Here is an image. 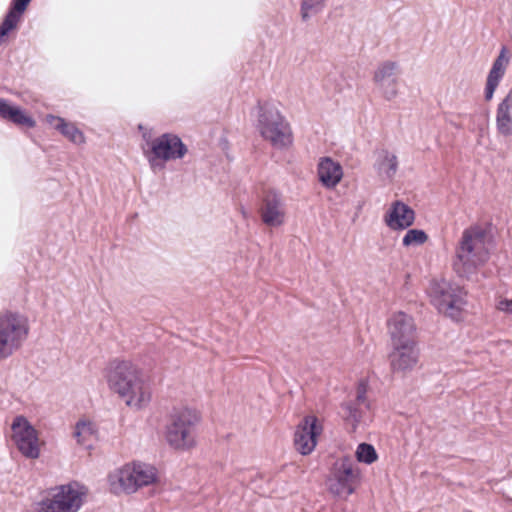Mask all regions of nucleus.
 I'll return each mask as SVG.
<instances>
[{"mask_svg":"<svg viewBox=\"0 0 512 512\" xmlns=\"http://www.w3.org/2000/svg\"><path fill=\"white\" fill-rule=\"evenodd\" d=\"M107 386L134 411L145 409L152 400V389L143 371L132 361L115 359L105 369Z\"/></svg>","mask_w":512,"mask_h":512,"instance_id":"nucleus-1","label":"nucleus"},{"mask_svg":"<svg viewBox=\"0 0 512 512\" xmlns=\"http://www.w3.org/2000/svg\"><path fill=\"white\" fill-rule=\"evenodd\" d=\"M491 239L480 226H470L461 234L455 249L453 269L464 277L475 273L490 257Z\"/></svg>","mask_w":512,"mask_h":512,"instance_id":"nucleus-2","label":"nucleus"},{"mask_svg":"<svg viewBox=\"0 0 512 512\" xmlns=\"http://www.w3.org/2000/svg\"><path fill=\"white\" fill-rule=\"evenodd\" d=\"M254 114L257 131L273 148L284 150L292 145L293 133L291 126L275 102L270 100L259 101Z\"/></svg>","mask_w":512,"mask_h":512,"instance_id":"nucleus-3","label":"nucleus"},{"mask_svg":"<svg viewBox=\"0 0 512 512\" xmlns=\"http://www.w3.org/2000/svg\"><path fill=\"white\" fill-rule=\"evenodd\" d=\"M200 413L191 407L184 406L173 410L164 429L166 444L174 451L190 452L198 445L197 426Z\"/></svg>","mask_w":512,"mask_h":512,"instance_id":"nucleus-4","label":"nucleus"},{"mask_svg":"<svg viewBox=\"0 0 512 512\" xmlns=\"http://www.w3.org/2000/svg\"><path fill=\"white\" fill-rule=\"evenodd\" d=\"M141 149L153 173L164 171L168 162L182 160L189 151L181 138L172 133L145 138Z\"/></svg>","mask_w":512,"mask_h":512,"instance_id":"nucleus-5","label":"nucleus"},{"mask_svg":"<svg viewBox=\"0 0 512 512\" xmlns=\"http://www.w3.org/2000/svg\"><path fill=\"white\" fill-rule=\"evenodd\" d=\"M87 496L88 488L77 481L56 485L45 491L37 512H78Z\"/></svg>","mask_w":512,"mask_h":512,"instance_id":"nucleus-6","label":"nucleus"},{"mask_svg":"<svg viewBox=\"0 0 512 512\" xmlns=\"http://www.w3.org/2000/svg\"><path fill=\"white\" fill-rule=\"evenodd\" d=\"M427 294L431 304L440 314L454 321L462 319L467 302L466 292L461 286L444 279L433 280Z\"/></svg>","mask_w":512,"mask_h":512,"instance_id":"nucleus-7","label":"nucleus"},{"mask_svg":"<svg viewBox=\"0 0 512 512\" xmlns=\"http://www.w3.org/2000/svg\"><path fill=\"white\" fill-rule=\"evenodd\" d=\"M30 322L25 313L5 310L0 313V361L10 357L27 341Z\"/></svg>","mask_w":512,"mask_h":512,"instance_id":"nucleus-8","label":"nucleus"},{"mask_svg":"<svg viewBox=\"0 0 512 512\" xmlns=\"http://www.w3.org/2000/svg\"><path fill=\"white\" fill-rule=\"evenodd\" d=\"M361 483L360 469L349 457L337 459L325 479L328 493L338 499L347 500Z\"/></svg>","mask_w":512,"mask_h":512,"instance_id":"nucleus-9","label":"nucleus"},{"mask_svg":"<svg viewBox=\"0 0 512 512\" xmlns=\"http://www.w3.org/2000/svg\"><path fill=\"white\" fill-rule=\"evenodd\" d=\"M374 93L383 101L394 102L401 94V67L393 60L376 65L372 72Z\"/></svg>","mask_w":512,"mask_h":512,"instance_id":"nucleus-10","label":"nucleus"},{"mask_svg":"<svg viewBox=\"0 0 512 512\" xmlns=\"http://www.w3.org/2000/svg\"><path fill=\"white\" fill-rule=\"evenodd\" d=\"M11 441L29 459L39 458L44 444L38 430L22 415L16 416L11 423Z\"/></svg>","mask_w":512,"mask_h":512,"instance_id":"nucleus-11","label":"nucleus"},{"mask_svg":"<svg viewBox=\"0 0 512 512\" xmlns=\"http://www.w3.org/2000/svg\"><path fill=\"white\" fill-rule=\"evenodd\" d=\"M323 426L314 415H308L296 426L294 432V446L297 452L306 456L311 454L321 435Z\"/></svg>","mask_w":512,"mask_h":512,"instance_id":"nucleus-12","label":"nucleus"},{"mask_svg":"<svg viewBox=\"0 0 512 512\" xmlns=\"http://www.w3.org/2000/svg\"><path fill=\"white\" fill-rule=\"evenodd\" d=\"M392 350L389 354L391 369L396 373L412 371L419 361V350L416 340L391 343Z\"/></svg>","mask_w":512,"mask_h":512,"instance_id":"nucleus-13","label":"nucleus"},{"mask_svg":"<svg viewBox=\"0 0 512 512\" xmlns=\"http://www.w3.org/2000/svg\"><path fill=\"white\" fill-rule=\"evenodd\" d=\"M260 217L262 222L270 228H278L286 223V207L279 192L275 190L266 192L260 207Z\"/></svg>","mask_w":512,"mask_h":512,"instance_id":"nucleus-14","label":"nucleus"},{"mask_svg":"<svg viewBox=\"0 0 512 512\" xmlns=\"http://www.w3.org/2000/svg\"><path fill=\"white\" fill-rule=\"evenodd\" d=\"M416 219L415 211L402 200H393L383 214L384 224L392 231L410 228Z\"/></svg>","mask_w":512,"mask_h":512,"instance_id":"nucleus-15","label":"nucleus"},{"mask_svg":"<svg viewBox=\"0 0 512 512\" xmlns=\"http://www.w3.org/2000/svg\"><path fill=\"white\" fill-rule=\"evenodd\" d=\"M127 468L130 477L132 495L143 488L154 486L159 483V471L150 463L136 460L130 461L127 462Z\"/></svg>","mask_w":512,"mask_h":512,"instance_id":"nucleus-16","label":"nucleus"},{"mask_svg":"<svg viewBox=\"0 0 512 512\" xmlns=\"http://www.w3.org/2000/svg\"><path fill=\"white\" fill-rule=\"evenodd\" d=\"M391 343L415 340V325L411 316L403 311L392 312L387 320Z\"/></svg>","mask_w":512,"mask_h":512,"instance_id":"nucleus-17","label":"nucleus"},{"mask_svg":"<svg viewBox=\"0 0 512 512\" xmlns=\"http://www.w3.org/2000/svg\"><path fill=\"white\" fill-rule=\"evenodd\" d=\"M509 63L510 52L506 47H502L498 56L493 61L486 78L484 88V98L486 101H490L494 97L495 91L505 76Z\"/></svg>","mask_w":512,"mask_h":512,"instance_id":"nucleus-18","label":"nucleus"},{"mask_svg":"<svg viewBox=\"0 0 512 512\" xmlns=\"http://www.w3.org/2000/svg\"><path fill=\"white\" fill-rule=\"evenodd\" d=\"M343 175V168L338 161L330 157H321L319 159L317 177L323 187L334 189L341 182Z\"/></svg>","mask_w":512,"mask_h":512,"instance_id":"nucleus-19","label":"nucleus"},{"mask_svg":"<svg viewBox=\"0 0 512 512\" xmlns=\"http://www.w3.org/2000/svg\"><path fill=\"white\" fill-rule=\"evenodd\" d=\"M495 129L501 137H512V88L497 104L495 110Z\"/></svg>","mask_w":512,"mask_h":512,"instance_id":"nucleus-20","label":"nucleus"},{"mask_svg":"<svg viewBox=\"0 0 512 512\" xmlns=\"http://www.w3.org/2000/svg\"><path fill=\"white\" fill-rule=\"evenodd\" d=\"M127 463L110 471L107 475V489L115 495H132Z\"/></svg>","mask_w":512,"mask_h":512,"instance_id":"nucleus-21","label":"nucleus"},{"mask_svg":"<svg viewBox=\"0 0 512 512\" xmlns=\"http://www.w3.org/2000/svg\"><path fill=\"white\" fill-rule=\"evenodd\" d=\"M45 121L74 144L81 145L85 143L83 132L79 130L75 124L51 114L45 117Z\"/></svg>","mask_w":512,"mask_h":512,"instance_id":"nucleus-22","label":"nucleus"},{"mask_svg":"<svg viewBox=\"0 0 512 512\" xmlns=\"http://www.w3.org/2000/svg\"><path fill=\"white\" fill-rule=\"evenodd\" d=\"M375 167L383 180L391 181L398 169L396 155L388 151H381L377 156Z\"/></svg>","mask_w":512,"mask_h":512,"instance_id":"nucleus-23","label":"nucleus"},{"mask_svg":"<svg viewBox=\"0 0 512 512\" xmlns=\"http://www.w3.org/2000/svg\"><path fill=\"white\" fill-rule=\"evenodd\" d=\"M73 437L78 445L85 449H91L97 439L95 425L86 420H81L74 427Z\"/></svg>","mask_w":512,"mask_h":512,"instance_id":"nucleus-24","label":"nucleus"},{"mask_svg":"<svg viewBox=\"0 0 512 512\" xmlns=\"http://www.w3.org/2000/svg\"><path fill=\"white\" fill-rule=\"evenodd\" d=\"M0 116L17 125L27 127L35 126V121L32 117L28 116L21 108L12 106L3 99H0Z\"/></svg>","mask_w":512,"mask_h":512,"instance_id":"nucleus-25","label":"nucleus"},{"mask_svg":"<svg viewBox=\"0 0 512 512\" xmlns=\"http://www.w3.org/2000/svg\"><path fill=\"white\" fill-rule=\"evenodd\" d=\"M359 406V404H356L353 401H347L344 402L340 408L341 417L353 429L357 427L362 418V410Z\"/></svg>","mask_w":512,"mask_h":512,"instance_id":"nucleus-26","label":"nucleus"},{"mask_svg":"<svg viewBox=\"0 0 512 512\" xmlns=\"http://www.w3.org/2000/svg\"><path fill=\"white\" fill-rule=\"evenodd\" d=\"M406 233L402 237V246L406 249L417 248L423 246L428 240L429 236L423 229L412 228L406 229Z\"/></svg>","mask_w":512,"mask_h":512,"instance_id":"nucleus-27","label":"nucleus"},{"mask_svg":"<svg viewBox=\"0 0 512 512\" xmlns=\"http://www.w3.org/2000/svg\"><path fill=\"white\" fill-rule=\"evenodd\" d=\"M355 458L359 463L372 465L378 460V453L373 445L360 443L355 450Z\"/></svg>","mask_w":512,"mask_h":512,"instance_id":"nucleus-28","label":"nucleus"},{"mask_svg":"<svg viewBox=\"0 0 512 512\" xmlns=\"http://www.w3.org/2000/svg\"><path fill=\"white\" fill-rule=\"evenodd\" d=\"M326 4V0H302L300 13L303 21L309 20L312 16L320 13Z\"/></svg>","mask_w":512,"mask_h":512,"instance_id":"nucleus-29","label":"nucleus"},{"mask_svg":"<svg viewBox=\"0 0 512 512\" xmlns=\"http://www.w3.org/2000/svg\"><path fill=\"white\" fill-rule=\"evenodd\" d=\"M495 308L501 313L512 315V298L499 297L496 300Z\"/></svg>","mask_w":512,"mask_h":512,"instance_id":"nucleus-30","label":"nucleus"},{"mask_svg":"<svg viewBox=\"0 0 512 512\" xmlns=\"http://www.w3.org/2000/svg\"><path fill=\"white\" fill-rule=\"evenodd\" d=\"M366 392H367V384L364 382L359 383L357 386V389H356V398H355V401H353V402L356 404H359L361 406L363 405L366 408H368L369 404L367 402Z\"/></svg>","mask_w":512,"mask_h":512,"instance_id":"nucleus-31","label":"nucleus"}]
</instances>
